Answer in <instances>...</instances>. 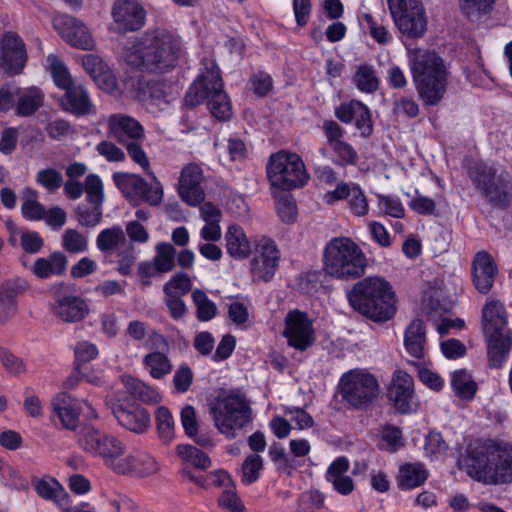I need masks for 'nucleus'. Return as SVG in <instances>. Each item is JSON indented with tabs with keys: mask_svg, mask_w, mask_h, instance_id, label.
Segmentation results:
<instances>
[{
	"mask_svg": "<svg viewBox=\"0 0 512 512\" xmlns=\"http://www.w3.org/2000/svg\"><path fill=\"white\" fill-rule=\"evenodd\" d=\"M331 149L336 155L335 163L337 165H355L358 161V154L356 150L345 141L334 145Z\"/></svg>",
	"mask_w": 512,
	"mask_h": 512,
	"instance_id": "nucleus-61",
	"label": "nucleus"
},
{
	"mask_svg": "<svg viewBox=\"0 0 512 512\" xmlns=\"http://www.w3.org/2000/svg\"><path fill=\"white\" fill-rule=\"evenodd\" d=\"M27 61V52L22 39L7 32L0 41V68L11 74H19Z\"/></svg>",
	"mask_w": 512,
	"mask_h": 512,
	"instance_id": "nucleus-18",
	"label": "nucleus"
},
{
	"mask_svg": "<svg viewBox=\"0 0 512 512\" xmlns=\"http://www.w3.org/2000/svg\"><path fill=\"white\" fill-rule=\"evenodd\" d=\"M428 478V471L421 463H406L400 467L398 486L413 489L422 485Z\"/></svg>",
	"mask_w": 512,
	"mask_h": 512,
	"instance_id": "nucleus-37",
	"label": "nucleus"
},
{
	"mask_svg": "<svg viewBox=\"0 0 512 512\" xmlns=\"http://www.w3.org/2000/svg\"><path fill=\"white\" fill-rule=\"evenodd\" d=\"M61 245L68 253H83L88 249V239L76 229H66L62 235Z\"/></svg>",
	"mask_w": 512,
	"mask_h": 512,
	"instance_id": "nucleus-52",
	"label": "nucleus"
},
{
	"mask_svg": "<svg viewBox=\"0 0 512 512\" xmlns=\"http://www.w3.org/2000/svg\"><path fill=\"white\" fill-rule=\"evenodd\" d=\"M125 452L126 446L123 441L111 434L99 457L103 459L107 467L118 473L125 468V465L122 464L125 460Z\"/></svg>",
	"mask_w": 512,
	"mask_h": 512,
	"instance_id": "nucleus-35",
	"label": "nucleus"
},
{
	"mask_svg": "<svg viewBox=\"0 0 512 512\" xmlns=\"http://www.w3.org/2000/svg\"><path fill=\"white\" fill-rule=\"evenodd\" d=\"M46 62L57 87L66 90L75 84L68 69L57 56L49 55Z\"/></svg>",
	"mask_w": 512,
	"mask_h": 512,
	"instance_id": "nucleus-44",
	"label": "nucleus"
},
{
	"mask_svg": "<svg viewBox=\"0 0 512 512\" xmlns=\"http://www.w3.org/2000/svg\"><path fill=\"white\" fill-rule=\"evenodd\" d=\"M112 178L124 197L134 205L141 187H145L146 180L140 175L127 172H115Z\"/></svg>",
	"mask_w": 512,
	"mask_h": 512,
	"instance_id": "nucleus-36",
	"label": "nucleus"
},
{
	"mask_svg": "<svg viewBox=\"0 0 512 512\" xmlns=\"http://www.w3.org/2000/svg\"><path fill=\"white\" fill-rule=\"evenodd\" d=\"M107 135L126 148L134 163L152 174L149 158L143 149L144 128L138 120L122 113L112 114L107 119Z\"/></svg>",
	"mask_w": 512,
	"mask_h": 512,
	"instance_id": "nucleus-10",
	"label": "nucleus"
},
{
	"mask_svg": "<svg viewBox=\"0 0 512 512\" xmlns=\"http://www.w3.org/2000/svg\"><path fill=\"white\" fill-rule=\"evenodd\" d=\"M451 386L456 396L463 400L473 399L477 391V384L465 369L457 370L452 373Z\"/></svg>",
	"mask_w": 512,
	"mask_h": 512,
	"instance_id": "nucleus-40",
	"label": "nucleus"
},
{
	"mask_svg": "<svg viewBox=\"0 0 512 512\" xmlns=\"http://www.w3.org/2000/svg\"><path fill=\"white\" fill-rule=\"evenodd\" d=\"M465 169L475 189L491 205L506 207L512 201V178L483 160L466 159Z\"/></svg>",
	"mask_w": 512,
	"mask_h": 512,
	"instance_id": "nucleus-7",
	"label": "nucleus"
},
{
	"mask_svg": "<svg viewBox=\"0 0 512 512\" xmlns=\"http://www.w3.org/2000/svg\"><path fill=\"white\" fill-rule=\"evenodd\" d=\"M354 82L357 88L366 93H373L379 87V80L372 66L362 64L358 67Z\"/></svg>",
	"mask_w": 512,
	"mask_h": 512,
	"instance_id": "nucleus-48",
	"label": "nucleus"
},
{
	"mask_svg": "<svg viewBox=\"0 0 512 512\" xmlns=\"http://www.w3.org/2000/svg\"><path fill=\"white\" fill-rule=\"evenodd\" d=\"M322 263L323 270L328 276L349 281L365 273L367 258L351 238L339 236L326 243Z\"/></svg>",
	"mask_w": 512,
	"mask_h": 512,
	"instance_id": "nucleus-5",
	"label": "nucleus"
},
{
	"mask_svg": "<svg viewBox=\"0 0 512 512\" xmlns=\"http://www.w3.org/2000/svg\"><path fill=\"white\" fill-rule=\"evenodd\" d=\"M227 253L235 259H246L251 253V244L242 227L231 225L225 233Z\"/></svg>",
	"mask_w": 512,
	"mask_h": 512,
	"instance_id": "nucleus-33",
	"label": "nucleus"
},
{
	"mask_svg": "<svg viewBox=\"0 0 512 512\" xmlns=\"http://www.w3.org/2000/svg\"><path fill=\"white\" fill-rule=\"evenodd\" d=\"M176 249L170 243L161 242L156 246V255L153 259L159 273L170 272L175 266Z\"/></svg>",
	"mask_w": 512,
	"mask_h": 512,
	"instance_id": "nucleus-50",
	"label": "nucleus"
},
{
	"mask_svg": "<svg viewBox=\"0 0 512 512\" xmlns=\"http://www.w3.org/2000/svg\"><path fill=\"white\" fill-rule=\"evenodd\" d=\"M393 113L397 116L415 118L419 114V105L413 98L402 96L395 99Z\"/></svg>",
	"mask_w": 512,
	"mask_h": 512,
	"instance_id": "nucleus-63",
	"label": "nucleus"
},
{
	"mask_svg": "<svg viewBox=\"0 0 512 512\" xmlns=\"http://www.w3.org/2000/svg\"><path fill=\"white\" fill-rule=\"evenodd\" d=\"M112 412L117 422L131 432L141 434L149 427V413L136 403H125L118 400L113 404Z\"/></svg>",
	"mask_w": 512,
	"mask_h": 512,
	"instance_id": "nucleus-21",
	"label": "nucleus"
},
{
	"mask_svg": "<svg viewBox=\"0 0 512 512\" xmlns=\"http://www.w3.org/2000/svg\"><path fill=\"white\" fill-rule=\"evenodd\" d=\"M267 176L273 187L282 190L301 187L309 179L300 156L286 151H279L270 157Z\"/></svg>",
	"mask_w": 512,
	"mask_h": 512,
	"instance_id": "nucleus-12",
	"label": "nucleus"
},
{
	"mask_svg": "<svg viewBox=\"0 0 512 512\" xmlns=\"http://www.w3.org/2000/svg\"><path fill=\"white\" fill-rule=\"evenodd\" d=\"M263 468V459L260 455L253 453L248 455L241 466V481L249 485L259 479L260 471Z\"/></svg>",
	"mask_w": 512,
	"mask_h": 512,
	"instance_id": "nucleus-53",
	"label": "nucleus"
},
{
	"mask_svg": "<svg viewBox=\"0 0 512 512\" xmlns=\"http://www.w3.org/2000/svg\"><path fill=\"white\" fill-rule=\"evenodd\" d=\"M410 69L419 98L425 105H437L447 87V71L444 61L435 52L415 53Z\"/></svg>",
	"mask_w": 512,
	"mask_h": 512,
	"instance_id": "nucleus-6",
	"label": "nucleus"
},
{
	"mask_svg": "<svg viewBox=\"0 0 512 512\" xmlns=\"http://www.w3.org/2000/svg\"><path fill=\"white\" fill-rule=\"evenodd\" d=\"M348 469L349 461L347 458L338 457L330 464L326 472L327 481L342 495H348L354 489L352 479L346 475Z\"/></svg>",
	"mask_w": 512,
	"mask_h": 512,
	"instance_id": "nucleus-32",
	"label": "nucleus"
},
{
	"mask_svg": "<svg viewBox=\"0 0 512 512\" xmlns=\"http://www.w3.org/2000/svg\"><path fill=\"white\" fill-rule=\"evenodd\" d=\"M327 204H333L339 200H346L347 207L352 215L363 217L369 212V202L361 187L356 183L342 182L332 191L325 194Z\"/></svg>",
	"mask_w": 512,
	"mask_h": 512,
	"instance_id": "nucleus-19",
	"label": "nucleus"
},
{
	"mask_svg": "<svg viewBox=\"0 0 512 512\" xmlns=\"http://www.w3.org/2000/svg\"><path fill=\"white\" fill-rule=\"evenodd\" d=\"M482 329L488 341V359L492 368H500L512 346L504 305L489 298L482 309Z\"/></svg>",
	"mask_w": 512,
	"mask_h": 512,
	"instance_id": "nucleus-9",
	"label": "nucleus"
},
{
	"mask_svg": "<svg viewBox=\"0 0 512 512\" xmlns=\"http://www.w3.org/2000/svg\"><path fill=\"white\" fill-rule=\"evenodd\" d=\"M389 398L395 408L403 413H410L416 408L413 378L402 370L395 371L389 388Z\"/></svg>",
	"mask_w": 512,
	"mask_h": 512,
	"instance_id": "nucleus-20",
	"label": "nucleus"
},
{
	"mask_svg": "<svg viewBox=\"0 0 512 512\" xmlns=\"http://www.w3.org/2000/svg\"><path fill=\"white\" fill-rule=\"evenodd\" d=\"M25 290L20 279L8 280L0 286V322H6L17 312V298Z\"/></svg>",
	"mask_w": 512,
	"mask_h": 512,
	"instance_id": "nucleus-29",
	"label": "nucleus"
},
{
	"mask_svg": "<svg viewBox=\"0 0 512 512\" xmlns=\"http://www.w3.org/2000/svg\"><path fill=\"white\" fill-rule=\"evenodd\" d=\"M459 465L478 482L488 485L512 483V444L496 440L471 442Z\"/></svg>",
	"mask_w": 512,
	"mask_h": 512,
	"instance_id": "nucleus-2",
	"label": "nucleus"
},
{
	"mask_svg": "<svg viewBox=\"0 0 512 512\" xmlns=\"http://www.w3.org/2000/svg\"><path fill=\"white\" fill-rule=\"evenodd\" d=\"M347 298L354 310L375 321H387L395 313V294L388 281L374 276L358 281L347 292Z\"/></svg>",
	"mask_w": 512,
	"mask_h": 512,
	"instance_id": "nucleus-3",
	"label": "nucleus"
},
{
	"mask_svg": "<svg viewBox=\"0 0 512 512\" xmlns=\"http://www.w3.org/2000/svg\"><path fill=\"white\" fill-rule=\"evenodd\" d=\"M163 199V187L160 181L153 176L151 183L145 181V187H141L134 206L147 203L151 206H158Z\"/></svg>",
	"mask_w": 512,
	"mask_h": 512,
	"instance_id": "nucleus-49",
	"label": "nucleus"
},
{
	"mask_svg": "<svg viewBox=\"0 0 512 512\" xmlns=\"http://www.w3.org/2000/svg\"><path fill=\"white\" fill-rule=\"evenodd\" d=\"M255 257L251 260L250 271L254 280L269 281L274 276L280 258L275 242L266 236L255 239Z\"/></svg>",
	"mask_w": 512,
	"mask_h": 512,
	"instance_id": "nucleus-14",
	"label": "nucleus"
},
{
	"mask_svg": "<svg viewBox=\"0 0 512 512\" xmlns=\"http://www.w3.org/2000/svg\"><path fill=\"white\" fill-rule=\"evenodd\" d=\"M53 27L60 36L71 46L91 50L95 46L88 28L85 24L73 16L59 14L53 18Z\"/></svg>",
	"mask_w": 512,
	"mask_h": 512,
	"instance_id": "nucleus-17",
	"label": "nucleus"
},
{
	"mask_svg": "<svg viewBox=\"0 0 512 512\" xmlns=\"http://www.w3.org/2000/svg\"><path fill=\"white\" fill-rule=\"evenodd\" d=\"M335 116L343 123L355 121V126L363 137H369L373 132L370 110L360 101L352 100L341 104L335 109Z\"/></svg>",
	"mask_w": 512,
	"mask_h": 512,
	"instance_id": "nucleus-26",
	"label": "nucleus"
},
{
	"mask_svg": "<svg viewBox=\"0 0 512 512\" xmlns=\"http://www.w3.org/2000/svg\"><path fill=\"white\" fill-rule=\"evenodd\" d=\"M388 7L399 31L409 38H420L427 29V16L421 0H388Z\"/></svg>",
	"mask_w": 512,
	"mask_h": 512,
	"instance_id": "nucleus-13",
	"label": "nucleus"
},
{
	"mask_svg": "<svg viewBox=\"0 0 512 512\" xmlns=\"http://www.w3.org/2000/svg\"><path fill=\"white\" fill-rule=\"evenodd\" d=\"M495 0H459L461 11L471 20L478 21L489 14Z\"/></svg>",
	"mask_w": 512,
	"mask_h": 512,
	"instance_id": "nucleus-51",
	"label": "nucleus"
},
{
	"mask_svg": "<svg viewBox=\"0 0 512 512\" xmlns=\"http://www.w3.org/2000/svg\"><path fill=\"white\" fill-rule=\"evenodd\" d=\"M84 189L89 203L102 205L104 193L103 184L99 176L89 174L85 179Z\"/></svg>",
	"mask_w": 512,
	"mask_h": 512,
	"instance_id": "nucleus-59",
	"label": "nucleus"
},
{
	"mask_svg": "<svg viewBox=\"0 0 512 512\" xmlns=\"http://www.w3.org/2000/svg\"><path fill=\"white\" fill-rule=\"evenodd\" d=\"M218 504L220 507L228 509L230 512L244 511V506L236 494L234 484L222 491L218 498Z\"/></svg>",
	"mask_w": 512,
	"mask_h": 512,
	"instance_id": "nucleus-64",
	"label": "nucleus"
},
{
	"mask_svg": "<svg viewBox=\"0 0 512 512\" xmlns=\"http://www.w3.org/2000/svg\"><path fill=\"white\" fill-rule=\"evenodd\" d=\"M33 486L41 498L54 502L61 510L69 508L70 496L56 479H39L33 482Z\"/></svg>",
	"mask_w": 512,
	"mask_h": 512,
	"instance_id": "nucleus-31",
	"label": "nucleus"
},
{
	"mask_svg": "<svg viewBox=\"0 0 512 512\" xmlns=\"http://www.w3.org/2000/svg\"><path fill=\"white\" fill-rule=\"evenodd\" d=\"M191 297L196 306V316L200 321H209L216 316V304L207 297L203 290H193Z\"/></svg>",
	"mask_w": 512,
	"mask_h": 512,
	"instance_id": "nucleus-46",
	"label": "nucleus"
},
{
	"mask_svg": "<svg viewBox=\"0 0 512 512\" xmlns=\"http://www.w3.org/2000/svg\"><path fill=\"white\" fill-rule=\"evenodd\" d=\"M497 266L492 256L486 251H479L475 254L472 265V282L478 292L487 294L494 283Z\"/></svg>",
	"mask_w": 512,
	"mask_h": 512,
	"instance_id": "nucleus-24",
	"label": "nucleus"
},
{
	"mask_svg": "<svg viewBox=\"0 0 512 512\" xmlns=\"http://www.w3.org/2000/svg\"><path fill=\"white\" fill-rule=\"evenodd\" d=\"M342 399L358 410H366L380 395L377 378L365 369H352L344 373L338 384Z\"/></svg>",
	"mask_w": 512,
	"mask_h": 512,
	"instance_id": "nucleus-11",
	"label": "nucleus"
},
{
	"mask_svg": "<svg viewBox=\"0 0 512 512\" xmlns=\"http://www.w3.org/2000/svg\"><path fill=\"white\" fill-rule=\"evenodd\" d=\"M283 335L289 346L304 351L315 342V331L312 320L307 313L298 309L289 311L285 317Z\"/></svg>",
	"mask_w": 512,
	"mask_h": 512,
	"instance_id": "nucleus-15",
	"label": "nucleus"
},
{
	"mask_svg": "<svg viewBox=\"0 0 512 512\" xmlns=\"http://www.w3.org/2000/svg\"><path fill=\"white\" fill-rule=\"evenodd\" d=\"M53 313L65 322L82 320L88 312L84 300L77 296H65L56 300Z\"/></svg>",
	"mask_w": 512,
	"mask_h": 512,
	"instance_id": "nucleus-30",
	"label": "nucleus"
},
{
	"mask_svg": "<svg viewBox=\"0 0 512 512\" xmlns=\"http://www.w3.org/2000/svg\"><path fill=\"white\" fill-rule=\"evenodd\" d=\"M207 100V106L213 117L220 121L230 119L231 102L223 90L220 70L213 61L204 62V70L190 86L185 95V103L195 107Z\"/></svg>",
	"mask_w": 512,
	"mask_h": 512,
	"instance_id": "nucleus-4",
	"label": "nucleus"
},
{
	"mask_svg": "<svg viewBox=\"0 0 512 512\" xmlns=\"http://www.w3.org/2000/svg\"><path fill=\"white\" fill-rule=\"evenodd\" d=\"M192 288V282L186 273L179 272L175 274L163 286L164 294H173L183 296L187 294Z\"/></svg>",
	"mask_w": 512,
	"mask_h": 512,
	"instance_id": "nucleus-58",
	"label": "nucleus"
},
{
	"mask_svg": "<svg viewBox=\"0 0 512 512\" xmlns=\"http://www.w3.org/2000/svg\"><path fill=\"white\" fill-rule=\"evenodd\" d=\"M181 53L182 44L175 33L156 29L129 42L122 57L129 66L142 72L163 73L176 66Z\"/></svg>",
	"mask_w": 512,
	"mask_h": 512,
	"instance_id": "nucleus-1",
	"label": "nucleus"
},
{
	"mask_svg": "<svg viewBox=\"0 0 512 512\" xmlns=\"http://www.w3.org/2000/svg\"><path fill=\"white\" fill-rule=\"evenodd\" d=\"M125 468L118 471V474H132L140 477L150 476L158 472L159 465L149 453L134 450L125 456L122 462Z\"/></svg>",
	"mask_w": 512,
	"mask_h": 512,
	"instance_id": "nucleus-28",
	"label": "nucleus"
},
{
	"mask_svg": "<svg viewBox=\"0 0 512 512\" xmlns=\"http://www.w3.org/2000/svg\"><path fill=\"white\" fill-rule=\"evenodd\" d=\"M424 450L431 460H437L446 455L448 445L439 432L431 431L426 436Z\"/></svg>",
	"mask_w": 512,
	"mask_h": 512,
	"instance_id": "nucleus-56",
	"label": "nucleus"
},
{
	"mask_svg": "<svg viewBox=\"0 0 512 512\" xmlns=\"http://www.w3.org/2000/svg\"><path fill=\"white\" fill-rule=\"evenodd\" d=\"M361 23H365L370 36L379 44H387L392 40L391 33L369 13H362L359 17Z\"/></svg>",
	"mask_w": 512,
	"mask_h": 512,
	"instance_id": "nucleus-54",
	"label": "nucleus"
},
{
	"mask_svg": "<svg viewBox=\"0 0 512 512\" xmlns=\"http://www.w3.org/2000/svg\"><path fill=\"white\" fill-rule=\"evenodd\" d=\"M209 413L217 430L229 439L252 421L249 401L238 390L221 391L210 401Z\"/></svg>",
	"mask_w": 512,
	"mask_h": 512,
	"instance_id": "nucleus-8",
	"label": "nucleus"
},
{
	"mask_svg": "<svg viewBox=\"0 0 512 512\" xmlns=\"http://www.w3.org/2000/svg\"><path fill=\"white\" fill-rule=\"evenodd\" d=\"M156 424L160 440L168 444L174 439L175 422L171 412L164 406L156 411Z\"/></svg>",
	"mask_w": 512,
	"mask_h": 512,
	"instance_id": "nucleus-45",
	"label": "nucleus"
},
{
	"mask_svg": "<svg viewBox=\"0 0 512 512\" xmlns=\"http://www.w3.org/2000/svg\"><path fill=\"white\" fill-rule=\"evenodd\" d=\"M276 210L285 223H292L296 218V203L291 195L283 194L276 203Z\"/></svg>",
	"mask_w": 512,
	"mask_h": 512,
	"instance_id": "nucleus-62",
	"label": "nucleus"
},
{
	"mask_svg": "<svg viewBox=\"0 0 512 512\" xmlns=\"http://www.w3.org/2000/svg\"><path fill=\"white\" fill-rule=\"evenodd\" d=\"M60 106L65 112L77 117L95 113V106L90 95L81 84H74L65 90L60 98Z\"/></svg>",
	"mask_w": 512,
	"mask_h": 512,
	"instance_id": "nucleus-27",
	"label": "nucleus"
},
{
	"mask_svg": "<svg viewBox=\"0 0 512 512\" xmlns=\"http://www.w3.org/2000/svg\"><path fill=\"white\" fill-rule=\"evenodd\" d=\"M16 114L27 117L34 114L43 104V94L37 88H31L17 97Z\"/></svg>",
	"mask_w": 512,
	"mask_h": 512,
	"instance_id": "nucleus-43",
	"label": "nucleus"
},
{
	"mask_svg": "<svg viewBox=\"0 0 512 512\" xmlns=\"http://www.w3.org/2000/svg\"><path fill=\"white\" fill-rule=\"evenodd\" d=\"M36 182L47 191L54 193L63 185L62 174L53 168L41 169L37 172Z\"/></svg>",
	"mask_w": 512,
	"mask_h": 512,
	"instance_id": "nucleus-57",
	"label": "nucleus"
},
{
	"mask_svg": "<svg viewBox=\"0 0 512 512\" xmlns=\"http://www.w3.org/2000/svg\"><path fill=\"white\" fill-rule=\"evenodd\" d=\"M110 435L93 427H87L83 430L79 442L86 452L99 456Z\"/></svg>",
	"mask_w": 512,
	"mask_h": 512,
	"instance_id": "nucleus-41",
	"label": "nucleus"
},
{
	"mask_svg": "<svg viewBox=\"0 0 512 512\" xmlns=\"http://www.w3.org/2000/svg\"><path fill=\"white\" fill-rule=\"evenodd\" d=\"M143 365L151 377L161 379L168 375L173 365L167 355L160 351H152L143 358Z\"/></svg>",
	"mask_w": 512,
	"mask_h": 512,
	"instance_id": "nucleus-39",
	"label": "nucleus"
},
{
	"mask_svg": "<svg viewBox=\"0 0 512 512\" xmlns=\"http://www.w3.org/2000/svg\"><path fill=\"white\" fill-rule=\"evenodd\" d=\"M112 17L118 30L136 31L144 25L145 11L135 0H117Z\"/></svg>",
	"mask_w": 512,
	"mask_h": 512,
	"instance_id": "nucleus-23",
	"label": "nucleus"
},
{
	"mask_svg": "<svg viewBox=\"0 0 512 512\" xmlns=\"http://www.w3.org/2000/svg\"><path fill=\"white\" fill-rule=\"evenodd\" d=\"M21 262L38 280L61 277L66 273L68 266V258L61 251H54L46 257H38L30 265L27 264L25 256L21 258Z\"/></svg>",
	"mask_w": 512,
	"mask_h": 512,
	"instance_id": "nucleus-22",
	"label": "nucleus"
},
{
	"mask_svg": "<svg viewBox=\"0 0 512 512\" xmlns=\"http://www.w3.org/2000/svg\"><path fill=\"white\" fill-rule=\"evenodd\" d=\"M409 207L414 212L420 215H438L437 205L434 199L424 196L420 194L418 191H416L415 195L411 198L409 202Z\"/></svg>",
	"mask_w": 512,
	"mask_h": 512,
	"instance_id": "nucleus-60",
	"label": "nucleus"
},
{
	"mask_svg": "<svg viewBox=\"0 0 512 512\" xmlns=\"http://www.w3.org/2000/svg\"><path fill=\"white\" fill-rule=\"evenodd\" d=\"M122 383L126 391L135 399L145 403H158L161 400L160 395L152 387L139 379L123 376Z\"/></svg>",
	"mask_w": 512,
	"mask_h": 512,
	"instance_id": "nucleus-38",
	"label": "nucleus"
},
{
	"mask_svg": "<svg viewBox=\"0 0 512 512\" xmlns=\"http://www.w3.org/2000/svg\"><path fill=\"white\" fill-rule=\"evenodd\" d=\"M177 455L185 462L193 465L195 468L207 469L211 465V460L206 453L192 445H178L176 447Z\"/></svg>",
	"mask_w": 512,
	"mask_h": 512,
	"instance_id": "nucleus-47",
	"label": "nucleus"
},
{
	"mask_svg": "<svg viewBox=\"0 0 512 512\" xmlns=\"http://www.w3.org/2000/svg\"><path fill=\"white\" fill-rule=\"evenodd\" d=\"M125 242V233L118 226L103 229L96 238V246L102 253H110Z\"/></svg>",
	"mask_w": 512,
	"mask_h": 512,
	"instance_id": "nucleus-42",
	"label": "nucleus"
},
{
	"mask_svg": "<svg viewBox=\"0 0 512 512\" xmlns=\"http://www.w3.org/2000/svg\"><path fill=\"white\" fill-rule=\"evenodd\" d=\"M81 404L87 408V417L97 418L92 405L86 401H79L66 392L58 393L51 401L53 414L58 417L62 427L75 430L79 424V415L82 412Z\"/></svg>",
	"mask_w": 512,
	"mask_h": 512,
	"instance_id": "nucleus-16",
	"label": "nucleus"
},
{
	"mask_svg": "<svg viewBox=\"0 0 512 512\" xmlns=\"http://www.w3.org/2000/svg\"><path fill=\"white\" fill-rule=\"evenodd\" d=\"M202 180L203 173L199 165L191 163L183 168L179 179V194L183 201L195 206L204 200Z\"/></svg>",
	"mask_w": 512,
	"mask_h": 512,
	"instance_id": "nucleus-25",
	"label": "nucleus"
},
{
	"mask_svg": "<svg viewBox=\"0 0 512 512\" xmlns=\"http://www.w3.org/2000/svg\"><path fill=\"white\" fill-rule=\"evenodd\" d=\"M89 207L85 204L78 205L75 215L78 223L86 228H93L97 226L102 219V207L99 204H92Z\"/></svg>",
	"mask_w": 512,
	"mask_h": 512,
	"instance_id": "nucleus-55",
	"label": "nucleus"
},
{
	"mask_svg": "<svg viewBox=\"0 0 512 512\" xmlns=\"http://www.w3.org/2000/svg\"><path fill=\"white\" fill-rule=\"evenodd\" d=\"M426 344V329L423 321L413 320L405 330L404 345L406 351L420 359L424 356Z\"/></svg>",
	"mask_w": 512,
	"mask_h": 512,
	"instance_id": "nucleus-34",
	"label": "nucleus"
}]
</instances>
